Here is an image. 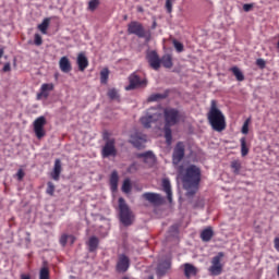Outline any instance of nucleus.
Wrapping results in <instances>:
<instances>
[{
  "mask_svg": "<svg viewBox=\"0 0 279 279\" xmlns=\"http://www.w3.org/2000/svg\"><path fill=\"white\" fill-rule=\"evenodd\" d=\"M179 177L182 180L183 189L186 191V197H193L199 189V182H202V170L195 165L187 167L185 170L184 166H180Z\"/></svg>",
  "mask_w": 279,
  "mask_h": 279,
  "instance_id": "nucleus-1",
  "label": "nucleus"
},
{
  "mask_svg": "<svg viewBox=\"0 0 279 279\" xmlns=\"http://www.w3.org/2000/svg\"><path fill=\"white\" fill-rule=\"evenodd\" d=\"M163 119H165L163 134H165L166 143L167 145H171V143H173V134H172L171 128L180 123V111L173 108H166L163 110Z\"/></svg>",
  "mask_w": 279,
  "mask_h": 279,
  "instance_id": "nucleus-2",
  "label": "nucleus"
},
{
  "mask_svg": "<svg viewBox=\"0 0 279 279\" xmlns=\"http://www.w3.org/2000/svg\"><path fill=\"white\" fill-rule=\"evenodd\" d=\"M207 121L215 132H223L226 130V116L217 107V100H211L209 111L207 112Z\"/></svg>",
  "mask_w": 279,
  "mask_h": 279,
  "instance_id": "nucleus-3",
  "label": "nucleus"
},
{
  "mask_svg": "<svg viewBox=\"0 0 279 279\" xmlns=\"http://www.w3.org/2000/svg\"><path fill=\"white\" fill-rule=\"evenodd\" d=\"M128 34H133L137 38H145L146 43H149L151 38V32L145 31V26L141 22L132 21L128 24Z\"/></svg>",
  "mask_w": 279,
  "mask_h": 279,
  "instance_id": "nucleus-4",
  "label": "nucleus"
},
{
  "mask_svg": "<svg viewBox=\"0 0 279 279\" xmlns=\"http://www.w3.org/2000/svg\"><path fill=\"white\" fill-rule=\"evenodd\" d=\"M119 216L123 226L128 227L134 223V214H132V210L123 198H119Z\"/></svg>",
  "mask_w": 279,
  "mask_h": 279,
  "instance_id": "nucleus-5",
  "label": "nucleus"
},
{
  "mask_svg": "<svg viewBox=\"0 0 279 279\" xmlns=\"http://www.w3.org/2000/svg\"><path fill=\"white\" fill-rule=\"evenodd\" d=\"M102 138L105 141V146L101 150L102 158H110V156L113 158L117 157V141L114 138H110L108 133H105Z\"/></svg>",
  "mask_w": 279,
  "mask_h": 279,
  "instance_id": "nucleus-6",
  "label": "nucleus"
},
{
  "mask_svg": "<svg viewBox=\"0 0 279 279\" xmlns=\"http://www.w3.org/2000/svg\"><path fill=\"white\" fill-rule=\"evenodd\" d=\"M223 256H226L225 252H219L216 256L211 258V266L209 267L208 271L210 276H221L223 272Z\"/></svg>",
  "mask_w": 279,
  "mask_h": 279,
  "instance_id": "nucleus-7",
  "label": "nucleus"
},
{
  "mask_svg": "<svg viewBox=\"0 0 279 279\" xmlns=\"http://www.w3.org/2000/svg\"><path fill=\"white\" fill-rule=\"evenodd\" d=\"M47 125V118H45L44 116L37 118L34 123H33V128H34V132L37 138H45L47 132L45 131V126Z\"/></svg>",
  "mask_w": 279,
  "mask_h": 279,
  "instance_id": "nucleus-8",
  "label": "nucleus"
},
{
  "mask_svg": "<svg viewBox=\"0 0 279 279\" xmlns=\"http://www.w3.org/2000/svg\"><path fill=\"white\" fill-rule=\"evenodd\" d=\"M185 150L186 146L184 145V142H178L172 153L173 165H180V162L184 160Z\"/></svg>",
  "mask_w": 279,
  "mask_h": 279,
  "instance_id": "nucleus-9",
  "label": "nucleus"
},
{
  "mask_svg": "<svg viewBox=\"0 0 279 279\" xmlns=\"http://www.w3.org/2000/svg\"><path fill=\"white\" fill-rule=\"evenodd\" d=\"M129 82L130 84L125 87V90H135V88H145V86H147L146 78L141 80L135 73L129 76Z\"/></svg>",
  "mask_w": 279,
  "mask_h": 279,
  "instance_id": "nucleus-10",
  "label": "nucleus"
},
{
  "mask_svg": "<svg viewBox=\"0 0 279 279\" xmlns=\"http://www.w3.org/2000/svg\"><path fill=\"white\" fill-rule=\"evenodd\" d=\"M146 60L154 71L160 70V56H158V52L156 50H148L146 52Z\"/></svg>",
  "mask_w": 279,
  "mask_h": 279,
  "instance_id": "nucleus-11",
  "label": "nucleus"
},
{
  "mask_svg": "<svg viewBox=\"0 0 279 279\" xmlns=\"http://www.w3.org/2000/svg\"><path fill=\"white\" fill-rule=\"evenodd\" d=\"M130 269V257H128L125 254H120L118 256V262L116 265V270L118 274H125Z\"/></svg>",
  "mask_w": 279,
  "mask_h": 279,
  "instance_id": "nucleus-12",
  "label": "nucleus"
},
{
  "mask_svg": "<svg viewBox=\"0 0 279 279\" xmlns=\"http://www.w3.org/2000/svg\"><path fill=\"white\" fill-rule=\"evenodd\" d=\"M130 143L136 149H145V143H147V135L135 133L131 136Z\"/></svg>",
  "mask_w": 279,
  "mask_h": 279,
  "instance_id": "nucleus-13",
  "label": "nucleus"
},
{
  "mask_svg": "<svg viewBox=\"0 0 279 279\" xmlns=\"http://www.w3.org/2000/svg\"><path fill=\"white\" fill-rule=\"evenodd\" d=\"M146 202H149V204H153L154 206H160L165 199L160 194L151 193V192H146L142 196Z\"/></svg>",
  "mask_w": 279,
  "mask_h": 279,
  "instance_id": "nucleus-14",
  "label": "nucleus"
},
{
  "mask_svg": "<svg viewBox=\"0 0 279 279\" xmlns=\"http://www.w3.org/2000/svg\"><path fill=\"white\" fill-rule=\"evenodd\" d=\"M160 119V113L158 112H148L146 117L141 118V123L144 128H151V123H156Z\"/></svg>",
  "mask_w": 279,
  "mask_h": 279,
  "instance_id": "nucleus-15",
  "label": "nucleus"
},
{
  "mask_svg": "<svg viewBox=\"0 0 279 279\" xmlns=\"http://www.w3.org/2000/svg\"><path fill=\"white\" fill-rule=\"evenodd\" d=\"M136 158H142L143 162H145V165H148L149 167H151L155 162H156V155H154V151L148 150L146 153H137Z\"/></svg>",
  "mask_w": 279,
  "mask_h": 279,
  "instance_id": "nucleus-16",
  "label": "nucleus"
},
{
  "mask_svg": "<svg viewBox=\"0 0 279 279\" xmlns=\"http://www.w3.org/2000/svg\"><path fill=\"white\" fill-rule=\"evenodd\" d=\"M76 64L78 66V71L84 72L88 69V58L84 52H80L76 59Z\"/></svg>",
  "mask_w": 279,
  "mask_h": 279,
  "instance_id": "nucleus-17",
  "label": "nucleus"
},
{
  "mask_svg": "<svg viewBox=\"0 0 279 279\" xmlns=\"http://www.w3.org/2000/svg\"><path fill=\"white\" fill-rule=\"evenodd\" d=\"M60 173H62V161L60 159H56L53 170L50 174L52 180L58 182L60 180Z\"/></svg>",
  "mask_w": 279,
  "mask_h": 279,
  "instance_id": "nucleus-18",
  "label": "nucleus"
},
{
  "mask_svg": "<svg viewBox=\"0 0 279 279\" xmlns=\"http://www.w3.org/2000/svg\"><path fill=\"white\" fill-rule=\"evenodd\" d=\"M214 236L215 231L213 230V227H207L201 232V239L204 243H209V241H211Z\"/></svg>",
  "mask_w": 279,
  "mask_h": 279,
  "instance_id": "nucleus-19",
  "label": "nucleus"
},
{
  "mask_svg": "<svg viewBox=\"0 0 279 279\" xmlns=\"http://www.w3.org/2000/svg\"><path fill=\"white\" fill-rule=\"evenodd\" d=\"M59 68L62 71V73H71L72 66H71V61L69 60L68 57H62L59 61Z\"/></svg>",
  "mask_w": 279,
  "mask_h": 279,
  "instance_id": "nucleus-20",
  "label": "nucleus"
},
{
  "mask_svg": "<svg viewBox=\"0 0 279 279\" xmlns=\"http://www.w3.org/2000/svg\"><path fill=\"white\" fill-rule=\"evenodd\" d=\"M41 92L37 94V99H47L49 97V90H53V84L51 83H45L41 85Z\"/></svg>",
  "mask_w": 279,
  "mask_h": 279,
  "instance_id": "nucleus-21",
  "label": "nucleus"
},
{
  "mask_svg": "<svg viewBox=\"0 0 279 279\" xmlns=\"http://www.w3.org/2000/svg\"><path fill=\"white\" fill-rule=\"evenodd\" d=\"M162 189L167 194L168 202L171 204L173 202V193L171 192V181L169 179L162 180Z\"/></svg>",
  "mask_w": 279,
  "mask_h": 279,
  "instance_id": "nucleus-22",
  "label": "nucleus"
},
{
  "mask_svg": "<svg viewBox=\"0 0 279 279\" xmlns=\"http://www.w3.org/2000/svg\"><path fill=\"white\" fill-rule=\"evenodd\" d=\"M165 68V69H173V57L169 53L163 54L160 59V66Z\"/></svg>",
  "mask_w": 279,
  "mask_h": 279,
  "instance_id": "nucleus-23",
  "label": "nucleus"
},
{
  "mask_svg": "<svg viewBox=\"0 0 279 279\" xmlns=\"http://www.w3.org/2000/svg\"><path fill=\"white\" fill-rule=\"evenodd\" d=\"M171 267V263L169 260H165L158 264L157 266V276L161 277L167 274V270Z\"/></svg>",
  "mask_w": 279,
  "mask_h": 279,
  "instance_id": "nucleus-24",
  "label": "nucleus"
},
{
  "mask_svg": "<svg viewBox=\"0 0 279 279\" xmlns=\"http://www.w3.org/2000/svg\"><path fill=\"white\" fill-rule=\"evenodd\" d=\"M88 252H97V247H99V238L93 235L89 238L87 242Z\"/></svg>",
  "mask_w": 279,
  "mask_h": 279,
  "instance_id": "nucleus-25",
  "label": "nucleus"
},
{
  "mask_svg": "<svg viewBox=\"0 0 279 279\" xmlns=\"http://www.w3.org/2000/svg\"><path fill=\"white\" fill-rule=\"evenodd\" d=\"M184 276L191 278V276H197V267L192 264H184Z\"/></svg>",
  "mask_w": 279,
  "mask_h": 279,
  "instance_id": "nucleus-26",
  "label": "nucleus"
},
{
  "mask_svg": "<svg viewBox=\"0 0 279 279\" xmlns=\"http://www.w3.org/2000/svg\"><path fill=\"white\" fill-rule=\"evenodd\" d=\"M230 167L232 169V173H234V175H239L241 173V169H243V163L241 160L235 159L231 161Z\"/></svg>",
  "mask_w": 279,
  "mask_h": 279,
  "instance_id": "nucleus-27",
  "label": "nucleus"
},
{
  "mask_svg": "<svg viewBox=\"0 0 279 279\" xmlns=\"http://www.w3.org/2000/svg\"><path fill=\"white\" fill-rule=\"evenodd\" d=\"M110 186L111 191L114 193L117 189L119 187V173L117 171H113L110 177Z\"/></svg>",
  "mask_w": 279,
  "mask_h": 279,
  "instance_id": "nucleus-28",
  "label": "nucleus"
},
{
  "mask_svg": "<svg viewBox=\"0 0 279 279\" xmlns=\"http://www.w3.org/2000/svg\"><path fill=\"white\" fill-rule=\"evenodd\" d=\"M230 71L231 73H233L238 82H243L245 80V75H243V72H241V69H239V66H232Z\"/></svg>",
  "mask_w": 279,
  "mask_h": 279,
  "instance_id": "nucleus-29",
  "label": "nucleus"
},
{
  "mask_svg": "<svg viewBox=\"0 0 279 279\" xmlns=\"http://www.w3.org/2000/svg\"><path fill=\"white\" fill-rule=\"evenodd\" d=\"M241 143V156L245 158L250 154V147L247 146V140L245 137H242L240 140Z\"/></svg>",
  "mask_w": 279,
  "mask_h": 279,
  "instance_id": "nucleus-30",
  "label": "nucleus"
},
{
  "mask_svg": "<svg viewBox=\"0 0 279 279\" xmlns=\"http://www.w3.org/2000/svg\"><path fill=\"white\" fill-rule=\"evenodd\" d=\"M49 23H51V19L50 17H46L38 25V29H39V32H41V34H47V29H49Z\"/></svg>",
  "mask_w": 279,
  "mask_h": 279,
  "instance_id": "nucleus-31",
  "label": "nucleus"
},
{
  "mask_svg": "<svg viewBox=\"0 0 279 279\" xmlns=\"http://www.w3.org/2000/svg\"><path fill=\"white\" fill-rule=\"evenodd\" d=\"M169 97V94L163 93V94H153L148 97L147 101H160L161 99H167Z\"/></svg>",
  "mask_w": 279,
  "mask_h": 279,
  "instance_id": "nucleus-32",
  "label": "nucleus"
},
{
  "mask_svg": "<svg viewBox=\"0 0 279 279\" xmlns=\"http://www.w3.org/2000/svg\"><path fill=\"white\" fill-rule=\"evenodd\" d=\"M110 76V70L107 68L102 69L100 71V83L101 84H108V77Z\"/></svg>",
  "mask_w": 279,
  "mask_h": 279,
  "instance_id": "nucleus-33",
  "label": "nucleus"
},
{
  "mask_svg": "<svg viewBox=\"0 0 279 279\" xmlns=\"http://www.w3.org/2000/svg\"><path fill=\"white\" fill-rule=\"evenodd\" d=\"M107 95L112 101L119 100V92L114 88L109 89Z\"/></svg>",
  "mask_w": 279,
  "mask_h": 279,
  "instance_id": "nucleus-34",
  "label": "nucleus"
},
{
  "mask_svg": "<svg viewBox=\"0 0 279 279\" xmlns=\"http://www.w3.org/2000/svg\"><path fill=\"white\" fill-rule=\"evenodd\" d=\"M46 193L47 195H50L51 197H53V193H56V185L53 184V182L49 181L47 183Z\"/></svg>",
  "mask_w": 279,
  "mask_h": 279,
  "instance_id": "nucleus-35",
  "label": "nucleus"
},
{
  "mask_svg": "<svg viewBox=\"0 0 279 279\" xmlns=\"http://www.w3.org/2000/svg\"><path fill=\"white\" fill-rule=\"evenodd\" d=\"M122 191L123 193H130L132 191V183L130 182V179H125L122 184Z\"/></svg>",
  "mask_w": 279,
  "mask_h": 279,
  "instance_id": "nucleus-36",
  "label": "nucleus"
},
{
  "mask_svg": "<svg viewBox=\"0 0 279 279\" xmlns=\"http://www.w3.org/2000/svg\"><path fill=\"white\" fill-rule=\"evenodd\" d=\"M99 8V0H90L88 2V10L89 12H95Z\"/></svg>",
  "mask_w": 279,
  "mask_h": 279,
  "instance_id": "nucleus-37",
  "label": "nucleus"
},
{
  "mask_svg": "<svg viewBox=\"0 0 279 279\" xmlns=\"http://www.w3.org/2000/svg\"><path fill=\"white\" fill-rule=\"evenodd\" d=\"M173 47L174 49L178 51V53H182V51H184V45L178 40H173Z\"/></svg>",
  "mask_w": 279,
  "mask_h": 279,
  "instance_id": "nucleus-38",
  "label": "nucleus"
},
{
  "mask_svg": "<svg viewBox=\"0 0 279 279\" xmlns=\"http://www.w3.org/2000/svg\"><path fill=\"white\" fill-rule=\"evenodd\" d=\"M39 279H49V268L43 267L39 271Z\"/></svg>",
  "mask_w": 279,
  "mask_h": 279,
  "instance_id": "nucleus-39",
  "label": "nucleus"
},
{
  "mask_svg": "<svg viewBox=\"0 0 279 279\" xmlns=\"http://www.w3.org/2000/svg\"><path fill=\"white\" fill-rule=\"evenodd\" d=\"M250 132V119H247L242 126V134H248Z\"/></svg>",
  "mask_w": 279,
  "mask_h": 279,
  "instance_id": "nucleus-40",
  "label": "nucleus"
},
{
  "mask_svg": "<svg viewBox=\"0 0 279 279\" xmlns=\"http://www.w3.org/2000/svg\"><path fill=\"white\" fill-rule=\"evenodd\" d=\"M60 243L62 247H65L66 243H69V234H62L60 238Z\"/></svg>",
  "mask_w": 279,
  "mask_h": 279,
  "instance_id": "nucleus-41",
  "label": "nucleus"
},
{
  "mask_svg": "<svg viewBox=\"0 0 279 279\" xmlns=\"http://www.w3.org/2000/svg\"><path fill=\"white\" fill-rule=\"evenodd\" d=\"M166 10L168 14H171L173 11V2H171V0H166Z\"/></svg>",
  "mask_w": 279,
  "mask_h": 279,
  "instance_id": "nucleus-42",
  "label": "nucleus"
},
{
  "mask_svg": "<svg viewBox=\"0 0 279 279\" xmlns=\"http://www.w3.org/2000/svg\"><path fill=\"white\" fill-rule=\"evenodd\" d=\"M35 45L37 47H40V45H43V37L40 36V34H35Z\"/></svg>",
  "mask_w": 279,
  "mask_h": 279,
  "instance_id": "nucleus-43",
  "label": "nucleus"
},
{
  "mask_svg": "<svg viewBox=\"0 0 279 279\" xmlns=\"http://www.w3.org/2000/svg\"><path fill=\"white\" fill-rule=\"evenodd\" d=\"M17 175V180H23L25 178V172L23 171V169H20L16 173Z\"/></svg>",
  "mask_w": 279,
  "mask_h": 279,
  "instance_id": "nucleus-44",
  "label": "nucleus"
},
{
  "mask_svg": "<svg viewBox=\"0 0 279 279\" xmlns=\"http://www.w3.org/2000/svg\"><path fill=\"white\" fill-rule=\"evenodd\" d=\"M256 64H257V66H259V69H265L266 63L263 59H257Z\"/></svg>",
  "mask_w": 279,
  "mask_h": 279,
  "instance_id": "nucleus-45",
  "label": "nucleus"
},
{
  "mask_svg": "<svg viewBox=\"0 0 279 279\" xmlns=\"http://www.w3.org/2000/svg\"><path fill=\"white\" fill-rule=\"evenodd\" d=\"M2 71H3L4 73H9V71H12V68H11V65H10V62H8V63L4 64Z\"/></svg>",
  "mask_w": 279,
  "mask_h": 279,
  "instance_id": "nucleus-46",
  "label": "nucleus"
},
{
  "mask_svg": "<svg viewBox=\"0 0 279 279\" xmlns=\"http://www.w3.org/2000/svg\"><path fill=\"white\" fill-rule=\"evenodd\" d=\"M252 8H254V4H244L243 5V10H244V12H250V11H252Z\"/></svg>",
  "mask_w": 279,
  "mask_h": 279,
  "instance_id": "nucleus-47",
  "label": "nucleus"
},
{
  "mask_svg": "<svg viewBox=\"0 0 279 279\" xmlns=\"http://www.w3.org/2000/svg\"><path fill=\"white\" fill-rule=\"evenodd\" d=\"M68 243H71V245H73L75 243V236L68 234Z\"/></svg>",
  "mask_w": 279,
  "mask_h": 279,
  "instance_id": "nucleus-48",
  "label": "nucleus"
},
{
  "mask_svg": "<svg viewBox=\"0 0 279 279\" xmlns=\"http://www.w3.org/2000/svg\"><path fill=\"white\" fill-rule=\"evenodd\" d=\"M274 243H275V248L277 250V252H279V238H276Z\"/></svg>",
  "mask_w": 279,
  "mask_h": 279,
  "instance_id": "nucleus-49",
  "label": "nucleus"
},
{
  "mask_svg": "<svg viewBox=\"0 0 279 279\" xmlns=\"http://www.w3.org/2000/svg\"><path fill=\"white\" fill-rule=\"evenodd\" d=\"M21 279H32V277H29V275H22Z\"/></svg>",
  "mask_w": 279,
  "mask_h": 279,
  "instance_id": "nucleus-50",
  "label": "nucleus"
},
{
  "mask_svg": "<svg viewBox=\"0 0 279 279\" xmlns=\"http://www.w3.org/2000/svg\"><path fill=\"white\" fill-rule=\"evenodd\" d=\"M3 48H0V58H3Z\"/></svg>",
  "mask_w": 279,
  "mask_h": 279,
  "instance_id": "nucleus-51",
  "label": "nucleus"
},
{
  "mask_svg": "<svg viewBox=\"0 0 279 279\" xmlns=\"http://www.w3.org/2000/svg\"><path fill=\"white\" fill-rule=\"evenodd\" d=\"M124 21H128V15L124 16Z\"/></svg>",
  "mask_w": 279,
  "mask_h": 279,
  "instance_id": "nucleus-52",
  "label": "nucleus"
},
{
  "mask_svg": "<svg viewBox=\"0 0 279 279\" xmlns=\"http://www.w3.org/2000/svg\"><path fill=\"white\" fill-rule=\"evenodd\" d=\"M138 11H140V12H143V9L140 8Z\"/></svg>",
  "mask_w": 279,
  "mask_h": 279,
  "instance_id": "nucleus-53",
  "label": "nucleus"
},
{
  "mask_svg": "<svg viewBox=\"0 0 279 279\" xmlns=\"http://www.w3.org/2000/svg\"><path fill=\"white\" fill-rule=\"evenodd\" d=\"M148 279H154V276H150Z\"/></svg>",
  "mask_w": 279,
  "mask_h": 279,
  "instance_id": "nucleus-54",
  "label": "nucleus"
},
{
  "mask_svg": "<svg viewBox=\"0 0 279 279\" xmlns=\"http://www.w3.org/2000/svg\"><path fill=\"white\" fill-rule=\"evenodd\" d=\"M153 27H156V23L153 24Z\"/></svg>",
  "mask_w": 279,
  "mask_h": 279,
  "instance_id": "nucleus-55",
  "label": "nucleus"
}]
</instances>
